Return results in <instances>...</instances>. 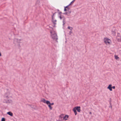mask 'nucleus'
<instances>
[{
    "instance_id": "1",
    "label": "nucleus",
    "mask_w": 121,
    "mask_h": 121,
    "mask_svg": "<svg viewBox=\"0 0 121 121\" xmlns=\"http://www.w3.org/2000/svg\"><path fill=\"white\" fill-rule=\"evenodd\" d=\"M51 29H52L50 30V33L51 34V38L53 39L57 42V40L58 39V38L56 33L53 30V28H51Z\"/></svg>"
},
{
    "instance_id": "2",
    "label": "nucleus",
    "mask_w": 121,
    "mask_h": 121,
    "mask_svg": "<svg viewBox=\"0 0 121 121\" xmlns=\"http://www.w3.org/2000/svg\"><path fill=\"white\" fill-rule=\"evenodd\" d=\"M111 41V40L108 38H106L105 39H104V42L106 44L107 43L108 44H110Z\"/></svg>"
},
{
    "instance_id": "3",
    "label": "nucleus",
    "mask_w": 121,
    "mask_h": 121,
    "mask_svg": "<svg viewBox=\"0 0 121 121\" xmlns=\"http://www.w3.org/2000/svg\"><path fill=\"white\" fill-rule=\"evenodd\" d=\"M12 100L10 99H4L3 101L4 103L7 104L10 103H12Z\"/></svg>"
},
{
    "instance_id": "4",
    "label": "nucleus",
    "mask_w": 121,
    "mask_h": 121,
    "mask_svg": "<svg viewBox=\"0 0 121 121\" xmlns=\"http://www.w3.org/2000/svg\"><path fill=\"white\" fill-rule=\"evenodd\" d=\"M75 110H77L78 112H80L81 111L80 107V106H76L74 108Z\"/></svg>"
},
{
    "instance_id": "5",
    "label": "nucleus",
    "mask_w": 121,
    "mask_h": 121,
    "mask_svg": "<svg viewBox=\"0 0 121 121\" xmlns=\"http://www.w3.org/2000/svg\"><path fill=\"white\" fill-rule=\"evenodd\" d=\"M41 101L43 102L44 103H46L47 104H48L50 103V101H46L44 99H43Z\"/></svg>"
},
{
    "instance_id": "6",
    "label": "nucleus",
    "mask_w": 121,
    "mask_h": 121,
    "mask_svg": "<svg viewBox=\"0 0 121 121\" xmlns=\"http://www.w3.org/2000/svg\"><path fill=\"white\" fill-rule=\"evenodd\" d=\"M112 85L111 84H110L107 87V88L109 89L110 91H112Z\"/></svg>"
},
{
    "instance_id": "7",
    "label": "nucleus",
    "mask_w": 121,
    "mask_h": 121,
    "mask_svg": "<svg viewBox=\"0 0 121 121\" xmlns=\"http://www.w3.org/2000/svg\"><path fill=\"white\" fill-rule=\"evenodd\" d=\"M69 117V116L67 115H65V116L63 117V119L65 120L67 119Z\"/></svg>"
},
{
    "instance_id": "8",
    "label": "nucleus",
    "mask_w": 121,
    "mask_h": 121,
    "mask_svg": "<svg viewBox=\"0 0 121 121\" xmlns=\"http://www.w3.org/2000/svg\"><path fill=\"white\" fill-rule=\"evenodd\" d=\"M7 114L11 116H13V113L11 112H9L7 113Z\"/></svg>"
},
{
    "instance_id": "9",
    "label": "nucleus",
    "mask_w": 121,
    "mask_h": 121,
    "mask_svg": "<svg viewBox=\"0 0 121 121\" xmlns=\"http://www.w3.org/2000/svg\"><path fill=\"white\" fill-rule=\"evenodd\" d=\"M52 21L53 23L54 24V26H55V25L56 24V23L55 22L56 21V20H54L53 18V19H52Z\"/></svg>"
},
{
    "instance_id": "10",
    "label": "nucleus",
    "mask_w": 121,
    "mask_h": 121,
    "mask_svg": "<svg viewBox=\"0 0 121 121\" xmlns=\"http://www.w3.org/2000/svg\"><path fill=\"white\" fill-rule=\"evenodd\" d=\"M117 39L118 41L121 42V37L118 38V36H117Z\"/></svg>"
},
{
    "instance_id": "11",
    "label": "nucleus",
    "mask_w": 121,
    "mask_h": 121,
    "mask_svg": "<svg viewBox=\"0 0 121 121\" xmlns=\"http://www.w3.org/2000/svg\"><path fill=\"white\" fill-rule=\"evenodd\" d=\"M73 111L74 112L75 115H76L77 114V112L76 110H75V108H73Z\"/></svg>"
},
{
    "instance_id": "12",
    "label": "nucleus",
    "mask_w": 121,
    "mask_h": 121,
    "mask_svg": "<svg viewBox=\"0 0 121 121\" xmlns=\"http://www.w3.org/2000/svg\"><path fill=\"white\" fill-rule=\"evenodd\" d=\"M50 110H52V107L51 106V105L50 104H47Z\"/></svg>"
},
{
    "instance_id": "13",
    "label": "nucleus",
    "mask_w": 121,
    "mask_h": 121,
    "mask_svg": "<svg viewBox=\"0 0 121 121\" xmlns=\"http://www.w3.org/2000/svg\"><path fill=\"white\" fill-rule=\"evenodd\" d=\"M40 4V1L38 0H37L36 3V5H37V4H38V5H39Z\"/></svg>"
},
{
    "instance_id": "14",
    "label": "nucleus",
    "mask_w": 121,
    "mask_h": 121,
    "mask_svg": "<svg viewBox=\"0 0 121 121\" xmlns=\"http://www.w3.org/2000/svg\"><path fill=\"white\" fill-rule=\"evenodd\" d=\"M65 17H64V19H63V25H64V24H65Z\"/></svg>"
},
{
    "instance_id": "15",
    "label": "nucleus",
    "mask_w": 121,
    "mask_h": 121,
    "mask_svg": "<svg viewBox=\"0 0 121 121\" xmlns=\"http://www.w3.org/2000/svg\"><path fill=\"white\" fill-rule=\"evenodd\" d=\"M112 33L114 35H115L116 34V32L112 30L111 31Z\"/></svg>"
},
{
    "instance_id": "16",
    "label": "nucleus",
    "mask_w": 121,
    "mask_h": 121,
    "mask_svg": "<svg viewBox=\"0 0 121 121\" xmlns=\"http://www.w3.org/2000/svg\"><path fill=\"white\" fill-rule=\"evenodd\" d=\"M67 11H68L67 12L68 13L70 14L71 12V11L70 9H67Z\"/></svg>"
},
{
    "instance_id": "17",
    "label": "nucleus",
    "mask_w": 121,
    "mask_h": 121,
    "mask_svg": "<svg viewBox=\"0 0 121 121\" xmlns=\"http://www.w3.org/2000/svg\"><path fill=\"white\" fill-rule=\"evenodd\" d=\"M56 13V12H55V13H53V15L52 16V19L54 18V15Z\"/></svg>"
},
{
    "instance_id": "18",
    "label": "nucleus",
    "mask_w": 121,
    "mask_h": 121,
    "mask_svg": "<svg viewBox=\"0 0 121 121\" xmlns=\"http://www.w3.org/2000/svg\"><path fill=\"white\" fill-rule=\"evenodd\" d=\"M68 29L70 30H72V29H73V28L72 27H70L69 26L68 27Z\"/></svg>"
},
{
    "instance_id": "19",
    "label": "nucleus",
    "mask_w": 121,
    "mask_h": 121,
    "mask_svg": "<svg viewBox=\"0 0 121 121\" xmlns=\"http://www.w3.org/2000/svg\"><path fill=\"white\" fill-rule=\"evenodd\" d=\"M115 58L116 59H117L118 58L119 59V58L118 56H117V55H115Z\"/></svg>"
},
{
    "instance_id": "20",
    "label": "nucleus",
    "mask_w": 121,
    "mask_h": 121,
    "mask_svg": "<svg viewBox=\"0 0 121 121\" xmlns=\"http://www.w3.org/2000/svg\"><path fill=\"white\" fill-rule=\"evenodd\" d=\"M67 6H65V7L64 9V11H66L67 10V9H66V8H67Z\"/></svg>"
},
{
    "instance_id": "21",
    "label": "nucleus",
    "mask_w": 121,
    "mask_h": 121,
    "mask_svg": "<svg viewBox=\"0 0 121 121\" xmlns=\"http://www.w3.org/2000/svg\"><path fill=\"white\" fill-rule=\"evenodd\" d=\"M1 121H5V118L4 117L2 118L1 120Z\"/></svg>"
},
{
    "instance_id": "22",
    "label": "nucleus",
    "mask_w": 121,
    "mask_h": 121,
    "mask_svg": "<svg viewBox=\"0 0 121 121\" xmlns=\"http://www.w3.org/2000/svg\"><path fill=\"white\" fill-rule=\"evenodd\" d=\"M61 15H60V16L59 17L60 18V19H61L62 18H63V19H64V17H61Z\"/></svg>"
},
{
    "instance_id": "23",
    "label": "nucleus",
    "mask_w": 121,
    "mask_h": 121,
    "mask_svg": "<svg viewBox=\"0 0 121 121\" xmlns=\"http://www.w3.org/2000/svg\"><path fill=\"white\" fill-rule=\"evenodd\" d=\"M71 31L72 30H71L69 32V35H71V34L72 33V32Z\"/></svg>"
},
{
    "instance_id": "24",
    "label": "nucleus",
    "mask_w": 121,
    "mask_h": 121,
    "mask_svg": "<svg viewBox=\"0 0 121 121\" xmlns=\"http://www.w3.org/2000/svg\"><path fill=\"white\" fill-rule=\"evenodd\" d=\"M68 13L67 12H66L65 13H63V14H65V15H67Z\"/></svg>"
},
{
    "instance_id": "25",
    "label": "nucleus",
    "mask_w": 121,
    "mask_h": 121,
    "mask_svg": "<svg viewBox=\"0 0 121 121\" xmlns=\"http://www.w3.org/2000/svg\"><path fill=\"white\" fill-rule=\"evenodd\" d=\"M50 104L51 105H52L54 104V103H50H50L49 104Z\"/></svg>"
},
{
    "instance_id": "26",
    "label": "nucleus",
    "mask_w": 121,
    "mask_h": 121,
    "mask_svg": "<svg viewBox=\"0 0 121 121\" xmlns=\"http://www.w3.org/2000/svg\"><path fill=\"white\" fill-rule=\"evenodd\" d=\"M66 6L67 7V8H66V9H70L69 8V5H67Z\"/></svg>"
},
{
    "instance_id": "27",
    "label": "nucleus",
    "mask_w": 121,
    "mask_h": 121,
    "mask_svg": "<svg viewBox=\"0 0 121 121\" xmlns=\"http://www.w3.org/2000/svg\"><path fill=\"white\" fill-rule=\"evenodd\" d=\"M17 42H18L19 41H20L21 40L20 39H17Z\"/></svg>"
},
{
    "instance_id": "28",
    "label": "nucleus",
    "mask_w": 121,
    "mask_h": 121,
    "mask_svg": "<svg viewBox=\"0 0 121 121\" xmlns=\"http://www.w3.org/2000/svg\"><path fill=\"white\" fill-rule=\"evenodd\" d=\"M59 14L60 15H61V14L62 13L60 12H58Z\"/></svg>"
},
{
    "instance_id": "29",
    "label": "nucleus",
    "mask_w": 121,
    "mask_h": 121,
    "mask_svg": "<svg viewBox=\"0 0 121 121\" xmlns=\"http://www.w3.org/2000/svg\"><path fill=\"white\" fill-rule=\"evenodd\" d=\"M112 89L113 88V89H115V86H113L112 87Z\"/></svg>"
},
{
    "instance_id": "30",
    "label": "nucleus",
    "mask_w": 121,
    "mask_h": 121,
    "mask_svg": "<svg viewBox=\"0 0 121 121\" xmlns=\"http://www.w3.org/2000/svg\"><path fill=\"white\" fill-rule=\"evenodd\" d=\"M109 107V108H111V109L112 108V107L111 105H110Z\"/></svg>"
},
{
    "instance_id": "31",
    "label": "nucleus",
    "mask_w": 121,
    "mask_h": 121,
    "mask_svg": "<svg viewBox=\"0 0 121 121\" xmlns=\"http://www.w3.org/2000/svg\"><path fill=\"white\" fill-rule=\"evenodd\" d=\"M5 98H6L7 99H8L9 98V97L8 96H5Z\"/></svg>"
},
{
    "instance_id": "32",
    "label": "nucleus",
    "mask_w": 121,
    "mask_h": 121,
    "mask_svg": "<svg viewBox=\"0 0 121 121\" xmlns=\"http://www.w3.org/2000/svg\"><path fill=\"white\" fill-rule=\"evenodd\" d=\"M74 2H73V1H72L70 3V4H73L74 3Z\"/></svg>"
},
{
    "instance_id": "33",
    "label": "nucleus",
    "mask_w": 121,
    "mask_h": 121,
    "mask_svg": "<svg viewBox=\"0 0 121 121\" xmlns=\"http://www.w3.org/2000/svg\"><path fill=\"white\" fill-rule=\"evenodd\" d=\"M89 114H92V112H89Z\"/></svg>"
},
{
    "instance_id": "34",
    "label": "nucleus",
    "mask_w": 121,
    "mask_h": 121,
    "mask_svg": "<svg viewBox=\"0 0 121 121\" xmlns=\"http://www.w3.org/2000/svg\"><path fill=\"white\" fill-rule=\"evenodd\" d=\"M109 104H110V105H111V101H110V102Z\"/></svg>"
},
{
    "instance_id": "35",
    "label": "nucleus",
    "mask_w": 121,
    "mask_h": 121,
    "mask_svg": "<svg viewBox=\"0 0 121 121\" xmlns=\"http://www.w3.org/2000/svg\"><path fill=\"white\" fill-rule=\"evenodd\" d=\"M57 11L58 12H58L59 11V10L58 9H57Z\"/></svg>"
},
{
    "instance_id": "36",
    "label": "nucleus",
    "mask_w": 121,
    "mask_h": 121,
    "mask_svg": "<svg viewBox=\"0 0 121 121\" xmlns=\"http://www.w3.org/2000/svg\"><path fill=\"white\" fill-rule=\"evenodd\" d=\"M118 35L117 36H118V38L119 37H120L119 36V35H118Z\"/></svg>"
},
{
    "instance_id": "37",
    "label": "nucleus",
    "mask_w": 121,
    "mask_h": 121,
    "mask_svg": "<svg viewBox=\"0 0 121 121\" xmlns=\"http://www.w3.org/2000/svg\"><path fill=\"white\" fill-rule=\"evenodd\" d=\"M71 4H70V3L69 5H69V6Z\"/></svg>"
},
{
    "instance_id": "38",
    "label": "nucleus",
    "mask_w": 121,
    "mask_h": 121,
    "mask_svg": "<svg viewBox=\"0 0 121 121\" xmlns=\"http://www.w3.org/2000/svg\"><path fill=\"white\" fill-rule=\"evenodd\" d=\"M75 0H73V2H74Z\"/></svg>"
}]
</instances>
